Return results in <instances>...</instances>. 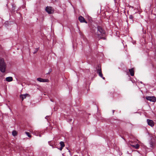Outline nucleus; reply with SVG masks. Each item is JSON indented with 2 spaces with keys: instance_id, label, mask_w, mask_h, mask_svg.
Instances as JSON below:
<instances>
[{
  "instance_id": "9",
  "label": "nucleus",
  "mask_w": 156,
  "mask_h": 156,
  "mask_svg": "<svg viewBox=\"0 0 156 156\" xmlns=\"http://www.w3.org/2000/svg\"><path fill=\"white\" fill-rule=\"evenodd\" d=\"M129 70L130 73V75L132 76H133L134 75V70L133 68L131 69H129Z\"/></svg>"
},
{
  "instance_id": "8",
  "label": "nucleus",
  "mask_w": 156,
  "mask_h": 156,
  "mask_svg": "<svg viewBox=\"0 0 156 156\" xmlns=\"http://www.w3.org/2000/svg\"><path fill=\"white\" fill-rule=\"evenodd\" d=\"M97 73H98L99 76L102 78L103 79H105V78L103 77V74L101 72V69L100 68L99 69L97 70Z\"/></svg>"
},
{
  "instance_id": "13",
  "label": "nucleus",
  "mask_w": 156,
  "mask_h": 156,
  "mask_svg": "<svg viewBox=\"0 0 156 156\" xmlns=\"http://www.w3.org/2000/svg\"><path fill=\"white\" fill-rule=\"evenodd\" d=\"M60 144L61 147H63L65 146V144L63 142L61 141L60 142Z\"/></svg>"
},
{
  "instance_id": "17",
  "label": "nucleus",
  "mask_w": 156,
  "mask_h": 156,
  "mask_svg": "<svg viewBox=\"0 0 156 156\" xmlns=\"http://www.w3.org/2000/svg\"><path fill=\"white\" fill-rule=\"evenodd\" d=\"M38 49H36L35 51L34 52V54H35L37 52V51Z\"/></svg>"
},
{
  "instance_id": "12",
  "label": "nucleus",
  "mask_w": 156,
  "mask_h": 156,
  "mask_svg": "<svg viewBox=\"0 0 156 156\" xmlns=\"http://www.w3.org/2000/svg\"><path fill=\"white\" fill-rule=\"evenodd\" d=\"M133 147L135 148L136 149H138L139 148L140 145L138 144H137L135 145H133L132 146Z\"/></svg>"
},
{
  "instance_id": "15",
  "label": "nucleus",
  "mask_w": 156,
  "mask_h": 156,
  "mask_svg": "<svg viewBox=\"0 0 156 156\" xmlns=\"http://www.w3.org/2000/svg\"><path fill=\"white\" fill-rule=\"evenodd\" d=\"M25 133L28 137H31V136L29 132H26Z\"/></svg>"
},
{
  "instance_id": "16",
  "label": "nucleus",
  "mask_w": 156,
  "mask_h": 156,
  "mask_svg": "<svg viewBox=\"0 0 156 156\" xmlns=\"http://www.w3.org/2000/svg\"><path fill=\"white\" fill-rule=\"evenodd\" d=\"M129 18L130 19H131V20H133V16L132 15H130L129 16Z\"/></svg>"
},
{
  "instance_id": "19",
  "label": "nucleus",
  "mask_w": 156,
  "mask_h": 156,
  "mask_svg": "<svg viewBox=\"0 0 156 156\" xmlns=\"http://www.w3.org/2000/svg\"><path fill=\"white\" fill-rule=\"evenodd\" d=\"M63 147H60L59 149L60 151H62Z\"/></svg>"
},
{
  "instance_id": "3",
  "label": "nucleus",
  "mask_w": 156,
  "mask_h": 156,
  "mask_svg": "<svg viewBox=\"0 0 156 156\" xmlns=\"http://www.w3.org/2000/svg\"><path fill=\"white\" fill-rule=\"evenodd\" d=\"M146 98L150 101L155 102L156 101V98L154 96H146Z\"/></svg>"
},
{
  "instance_id": "6",
  "label": "nucleus",
  "mask_w": 156,
  "mask_h": 156,
  "mask_svg": "<svg viewBox=\"0 0 156 156\" xmlns=\"http://www.w3.org/2000/svg\"><path fill=\"white\" fill-rule=\"evenodd\" d=\"M78 19L81 23H87V22L85 20V19L82 16L79 17Z\"/></svg>"
},
{
  "instance_id": "5",
  "label": "nucleus",
  "mask_w": 156,
  "mask_h": 156,
  "mask_svg": "<svg viewBox=\"0 0 156 156\" xmlns=\"http://www.w3.org/2000/svg\"><path fill=\"white\" fill-rule=\"evenodd\" d=\"M148 124L152 127L154 126V122L152 120L149 119H147V120Z\"/></svg>"
},
{
  "instance_id": "18",
  "label": "nucleus",
  "mask_w": 156,
  "mask_h": 156,
  "mask_svg": "<svg viewBox=\"0 0 156 156\" xmlns=\"http://www.w3.org/2000/svg\"><path fill=\"white\" fill-rule=\"evenodd\" d=\"M72 119H69L68 120V121L69 122H71L72 121Z\"/></svg>"
},
{
  "instance_id": "2",
  "label": "nucleus",
  "mask_w": 156,
  "mask_h": 156,
  "mask_svg": "<svg viewBox=\"0 0 156 156\" xmlns=\"http://www.w3.org/2000/svg\"><path fill=\"white\" fill-rule=\"evenodd\" d=\"M6 66V65L4 59L0 58V71L2 73L5 72Z\"/></svg>"
},
{
  "instance_id": "7",
  "label": "nucleus",
  "mask_w": 156,
  "mask_h": 156,
  "mask_svg": "<svg viewBox=\"0 0 156 156\" xmlns=\"http://www.w3.org/2000/svg\"><path fill=\"white\" fill-rule=\"evenodd\" d=\"M37 80L40 82H45L48 81V79H44L40 78H37Z\"/></svg>"
},
{
  "instance_id": "21",
  "label": "nucleus",
  "mask_w": 156,
  "mask_h": 156,
  "mask_svg": "<svg viewBox=\"0 0 156 156\" xmlns=\"http://www.w3.org/2000/svg\"><path fill=\"white\" fill-rule=\"evenodd\" d=\"M50 100H51V101L53 102V101L52 100V99H50Z\"/></svg>"
},
{
  "instance_id": "4",
  "label": "nucleus",
  "mask_w": 156,
  "mask_h": 156,
  "mask_svg": "<svg viewBox=\"0 0 156 156\" xmlns=\"http://www.w3.org/2000/svg\"><path fill=\"white\" fill-rule=\"evenodd\" d=\"M46 11L49 14L52 13L54 12V10L51 7H47L45 9Z\"/></svg>"
},
{
  "instance_id": "10",
  "label": "nucleus",
  "mask_w": 156,
  "mask_h": 156,
  "mask_svg": "<svg viewBox=\"0 0 156 156\" xmlns=\"http://www.w3.org/2000/svg\"><path fill=\"white\" fill-rule=\"evenodd\" d=\"M5 80L7 81L10 82L12 81L13 78L12 77H8L6 78Z\"/></svg>"
},
{
  "instance_id": "20",
  "label": "nucleus",
  "mask_w": 156,
  "mask_h": 156,
  "mask_svg": "<svg viewBox=\"0 0 156 156\" xmlns=\"http://www.w3.org/2000/svg\"><path fill=\"white\" fill-rule=\"evenodd\" d=\"M48 117V116H46L45 117V118H46V119H47V118Z\"/></svg>"
},
{
  "instance_id": "14",
  "label": "nucleus",
  "mask_w": 156,
  "mask_h": 156,
  "mask_svg": "<svg viewBox=\"0 0 156 156\" xmlns=\"http://www.w3.org/2000/svg\"><path fill=\"white\" fill-rule=\"evenodd\" d=\"M12 135L14 136H15L17 135V132L16 131L14 130L12 132Z\"/></svg>"
},
{
  "instance_id": "1",
  "label": "nucleus",
  "mask_w": 156,
  "mask_h": 156,
  "mask_svg": "<svg viewBox=\"0 0 156 156\" xmlns=\"http://www.w3.org/2000/svg\"><path fill=\"white\" fill-rule=\"evenodd\" d=\"M105 34V31L102 27L100 26H98L97 35L99 39H101L103 40L105 39V37H104Z\"/></svg>"
},
{
  "instance_id": "11",
  "label": "nucleus",
  "mask_w": 156,
  "mask_h": 156,
  "mask_svg": "<svg viewBox=\"0 0 156 156\" xmlns=\"http://www.w3.org/2000/svg\"><path fill=\"white\" fill-rule=\"evenodd\" d=\"M27 95H28V94H25L21 95L20 96V98H22V101H23L24 99L26 98Z\"/></svg>"
}]
</instances>
